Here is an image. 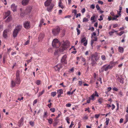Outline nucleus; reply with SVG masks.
Listing matches in <instances>:
<instances>
[{
	"mask_svg": "<svg viewBox=\"0 0 128 128\" xmlns=\"http://www.w3.org/2000/svg\"><path fill=\"white\" fill-rule=\"evenodd\" d=\"M114 67L112 64H106L102 66L99 70L100 72H102L104 71H107L109 69H112Z\"/></svg>",
	"mask_w": 128,
	"mask_h": 128,
	"instance_id": "obj_1",
	"label": "nucleus"
},
{
	"mask_svg": "<svg viewBox=\"0 0 128 128\" xmlns=\"http://www.w3.org/2000/svg\"><path fill=\"white\" fill-rule=\"evenodd\" d=\"M32 9V7L31 6H28L25 11L23 10L22 8H20V16L21 17H23L26 14H30Z\"/></svg>",
	"mask_w": 128,
	"mask_h": 128,
	"instance_id": "obj_2",
	"label": "nucleus"
},
{
	"mask_svg": "<svg viewBox=\"0 0 128 128\" xmlns=\"http://www.w3.org/2000/svg\"><path fill=\"white\" fill-rule=\"evenodd\" d=\"M98 97L99 96L98 94V93L97 92L95 91L94 92V93L90 97H89L88 98H87V102L88 103H90V100H95L94 97Z\"/></svg>",
	"mask_w": 128,
	"mask_h": 128,
	"instance_id": "obj_3",
	"label": "nucleus"
},
{
	"mask_svg": "<svg viewBox=\"0 0 128 128\" xmlns=\"http://www.w3.org/2000/svg\"><path fill=\"white\" fill-rule=\"evenodd\" d=\"M20 78H16L14 80H12L11 82V84L12 87H14L16 84H19L21 82Z\"/></svg>",
	"mask_w": 128,
	"mask_h": 128,
	"instance_id": "obj_4",
	"label": "nucleus"
},
{
	"mask_svg": "<svg viewBox=\"0 0 128 128\" xmlns=\"http://www.w3.org/2000/svg\"><path fill=\"white\" fill-rule=\"evenodd\" d=\"M60 31V28L57 26L52 30V33L54 36H57L59 34Z\"/></svg>",
	"mask_w": 128,
	"mask_h": 128,
	"instance_id": "obj_5",
	"label": "nucleus"
},
{
	"mask_svg": "<svg viewBox=\"0 0 128 128\" xmlns=\"http://www.w3.org/2000/svg\"><path fill=\"white\" fill-rule=\"evenodd\" d=\"M98 60L97 58V56L96 55H92V56L91 62V64L93 66H94L96 64V62L95 61H97Z\"/></svg>",
	"mask_w": 128,
	"mask_h": 128,
	"instance_id": "obj_6",
	"label": "nucleus"
},
{
	"mask_svg": "<svg viewBox=\"0 0 128 128\" xmlns=\"http://www.w3.org/2000/svg\"><path fill=\"white\" fill-rule=\"evenodd\" d=\"M68 47V46L67 44L65 42L62 44V46L59 48V50L58 51L60 53L62 54V52H64V50H66Z\"/></svg>",
	"mask_w": 128,
	"mask_h": 128,
	"instance_id": "obj_7",
	"label": "nucleus"
},
{
	"mask_svg": "<svg viewBox=\"0 0 128 128\" xmlns=\"http://www.w3.org/2000/svg\"><path fill=\"white\" fill-rule=\"evenodd\" d=\"M52 46L54 47L58 48L60 45V42L58 39H54L52 42Z\"/></svg>",
	"mask_w": 128,
	"mask_h": 128,
	"instance_id": "obj_8",
	"label": "nucleus"
},
{
	"mask_svg": "<svg viewBox=\"0 0 128 128\" xmlns=\"http://www.w3.org/2000/svg\"><path fill=\"white\" fill-rule=\"evenodd\" d=\"M67 56L66 54L64 55L62 57L61 60V62L62 64H67Z\"/></svg>",
	"mask_w": 128,
	"mask_h": 128,
	"instance_id": "obj_9",
	"label": "nucleus"
},
{
	"mask_svg": "<svg viewBox=\"0 0 128 128\" xmlns=\"http://www.w3.org/2000/svg\"><path fill=\"white\" fill-rule=\"evenodd\" d=\"M24 118L23 117H22L20 120L18 121V126L19 127L22 126L24 124Z\"/></svg>",
	"mask_w": 128,
	"mask_h": 128,
	"instance_id": "obj_10",
	"label": "nucleus"
},
{
	"mask_svg": "<svg viewBox=\"0 0 128 128\" xmlns=\"http://www.w3.org/2000/svg\"><path fill=\"white\" fill-rule=\"evenodd\" d=\"M62 67V64H59L55 66L54 67V68L56 71H59L60 69Z\"/></svg>",
	"mask_w": 128,
	"mask_h": 128,
	"instance_id": "obj_11",
	"label": "nucleus"
},
{
	"mask_svg": "<svg viewBox=\"0 0 128 128\" xmlns=\"http://www.w3.org/2000/svg\"><path fill=\"white\" fill-rule=\"evenodd\" d=\"M24 27L26 29H29L30 27V22L28 21L24 23Z\"/></svg>",
	"mask_w": 128,
	"mask_h": 128,
	"instance_id": "obj_12",
	"label": "nucleus"
},
{
	"mask_svg": "<svg viewBox=\"0 0 128 128\" xmlns=\"http://www.w3.org/2000/svg\"><path fill=\"white\" fill-rule=\"evenodd\" d=\"M57 93L58 94V97L59 98L61 96V95L63 94V90L62 89L57 90Z\"/></svg>",
	"mask_w": 128,
	"mask_h": 128,
	"instance_id": "obj_13",
	"label": "nucleus"
},
{
	"mask_svg": "<svg viewBox=\"0 0 128 128\" xmlns=\"http://www.w3.org/2000/svg\"><path fill=\"white\" fill-rule=\"evenodd\" d=\"M81 43H84V46H86L88 43V41L86 40V38L84 37L82 39Z\"/></svg>",
	"mask_w": 128,
	"mask_h": 128,
	"instance_id": "obj_14",
	"label": "nucleus"
},
{
	"mask_svg": "<svg viewBox=\"0 0 128 128\" xmlns=\"http://www.w3.org/2000/svg\"><path fill=\"white\" fill-rule=\"evenodd\" d=\"M17 6H16L15 4H12L11 5V8L14 12L16 11Z\"/></svg>",
	"mask_w": 128,
	"mask_h": 128,
	"instance_id": "obj_15",
	"label": "nucleus"
},
{
	"mask_svg": "<svg viewBox=\"0 0 128 128\" xmlns=\"http://www.w3.org/2000/svg\"><path fill=\"white\" fill-rule=\"evenodd\" d=\"M45 35L44 34H41L39 35L38 38V39L39 41H41L44 38Z\"/></svg>",
	"mask_w": 128,
	"mask_h": 128,
	"instance_id": "obj_16",
	"label": "nucleus"
},
{
	"mask_svg": "<svg viewBox=\"0 0 128 128\" xmlns=\"http://www.w3.org/2000/svg\"><path fill=\"white\" fill-rule=\"evenodd\" d=\"M30 0H23L22 1V4L24 6H25L28 4Z\"/></svg>",
	"mask_w": 128,
	"mask_h": 128,
	"instance_id": "obj_17",
	"label": "nucleus"
},
{
	"mask_svg": "<svg viewBox=\"0 0 128 128\" xmlns=\"http://www.w3.org/2000/svg\"><path fill=\"white\" fill-rule=\"evenodd\" d=\"M52 0H47L44 3V5L46 6H49Z\"/></svg>",
	"mask_w": 128,
	"mask_h": 128,
	"instance_id": "obj_18",
	"label": "nucleus"
},
{
	"mask_svg": "<svg viewBox=\"0 0 128 128\" xmlns=\"http://www.w3.org/2000/svg\"><path fill=\"white\" fill-rule=\"evenodd\" d=\"M19 32L18 31L15 29L13 33V37L14 38H15L16 36L18 33Z\"/></svg>",
	"mask_w": 128,
	"mask_h": 128,
	"instance_id": "obj_19",
	"label": "nucleus"
},
{
	"mask_svg": "<svg viewBox=\"0 0 128 128\" xmlns=\"http://www.w3.org/2000/svg\"><path fill=\"white\" fill-rule=\"evenodd\" d=\"M22 28V25H19L16 26L15 29L19 32L21 30Z\"/></svg>",
	"mask_w": 128,
	"mask_h": 128,
	"instance_id": "obj_20",
	"label": "nucleus"
},
{
	"mask_svg": "<svg viewBox=\"0 0 128 128\" xmlns=\"http://www.w3.org/2000/svg\"><path fill=\"white\" fill-rule=\"evenodd\" d=\"M58 6L62 9H63L64 8V6L63 5L62 2L60 1V2H59L58 3Z\"/></svg>",
	"mask_w": 128,
	"mask_h": 128,
	"instance_id": "obj_21",
	"label": "nucleus"
},
{
	"mask_svg": "<svg viewBox=\"0 0 128 128\" xmlns=\"http://www.w3.org/2000/svg\"><path fill=\"white\" fill-rule=\"evenodd\" d=\"M104 100L102 98H100L98 100V102L100 104H101L103 102Z\"/></svg>",
	"mask_w": 128,
	"mask_h": 128,
	"instance_id": "obj_22",
	"label": "nucleus"
},
{
	"mask_svg": "<svg viewBox=\"0 0 128 128\" xmlns=\"http://www.w3.org/2000/svg\"><path fill=\"white\" fill-rule=\"evenodd\" d=\"M10 14V12L9 11H8L6 13L5 17H4V18H6L7 16H9Z\"/></svg>",
	"mask_w": 128,
	"mask_h": 128,
	"instance_id": "obj_23",
	"label": "nucleus"
},
{
	"mask_svg": "<svg viewBox=\"0 0 128 128\" xmlns=\"http://www.w3.org/2000/svg\"><path fill=\"white\" fill-rule=\"evenodd\" d=\"M118 50L121 53H122L124 52V48H123L120 46H119L118 48Z\"/></svg>",
	"mask_w": 128,
	"mask_h": 128,
	"instance_id": "obj_24",
	"label": "nucleus"
},
{
	"mask_svg": "<svg viewBox=\"0 0 128 128\" xmlns=\"http://www.w3.org/2000/svg\"><path fill=\"white\" fill-rule=\"evenodd\" d=\"M20 71L19 70H17L16 73V78H20Z\"/></svg>",
	"mask_w": 128,
	"mask_h": 128,
	"instance_id": "obj_25",
	"label": "nucleus"
},
{
	"mask_svg": "<svg viewBox=\"0 0 128 128\" xmlns=\"http://www.w3.org/2000/svg\"><path fill=\"white\" fill-rule=\"evenodd\" d=\"M3 36L5 38L7 36V32L6 30H4V31Z\"/></svg>",
	"mask_w": 128,
	"mask_h": 128,
	"instance_id": "obj_26",
	"label": "nucleus"
},
{
	"mask_svg": "<svg viewBox=\"0 0 128 128\" xmlns=\"http://www.w3.org/2000/svg\"><path fill=\"white\" fill-rule=\"evenodd\" d=\"M12 20V18L11 17L9 16L6 19V22H8Z\"/></svg>",
	"mask_w": 128,
	"mask_h": 128,
	"instance_id": "obj_27",
	"label": "nucleus"
},
{
	"mask_svg": "<svg viewBox=\"0 0 128 128\" xmlns=\"http://www.w3.org/2000/svg\"><path fill=\"white\" fill-rule=\"evenodd\" d=\"M113 30V31L110 32H109V34L110 35H112L114 32H117V31L114 30Z\"/></svg>",
	"mask_w": 128,
	"mask_h": 128,
	"instance_id": "obj_28",
	"label": "nucleus"
},
{
	"mask_svg": "<svg viewBox=\"0 0 128 128\" xmlns=\"http://www.w3.org/2000/svg\"><path fill=\"white\" fill-rule=\"evenodd\" d=\"M53 6H50V7L47 8V10L48 12H50L52 9Z\"/></svg>",
	"mask_w": 128,
	"mask_h": 128,
	"instance_id": "obj_29",
	"label": "nucleus"
},
{
	"mask_svg": "<svg viewBox=\"0 0 128 128\" xmlns=\"http://www.w3.org/2000/svg\"><path fill=\"white\" fill-rule=\"evenodd\" d=\"M92 40H93L94 41H96L98 40V38L96 36H94L93 37H92Z\"/></svg>",
	"mask_w": 128,
	"mask_h": 128,
	"instance_id": "obj_30",
	"label": "nucleus"
},
{
	"mask_svg": "<svg viewBox=\"0 0 128 128\" xmlns=\"http://www.w3.org/2000/svg\"><path fill=\"white\" fill-rule=\"evenodd\" d=\"M56 94V92H52L51 93V96L53 97H54Z\"/></svg>",
	"mask_w": 128,
	"mask_h": 128,
	"instance_id": "obj_31",
	"label": "nucleus"
},
{
	"mask_svg": "<svg viewBox=\"0 0 128 128\" xmlns=\"http://www.w3.org/2000/svg\"><path fill=\"white\" fill-rule=\"evenodd\" d=\"M47 120H48V122L49 124H52L53 121V120L52 118H50L49 119H47Z\"/></svg>",
	"mask_w": 128,
	"mask_h": 128,
	"instance_id": "obj_32",
	"label": "nucleus"
},
{
	"mask_svg": "<svg viewBox=\"0 0 128 128\" xmlns=\"http://www.w3.org/2000/svg\"><path fill=\"white\" fill-rule=\"evenodd\" d=\"M95 17V16H94V15H93L92 16V17H91V20H92V22H95V20H94Z\"/></svg>",
	"mask_w": 128,
	"mask_h": 128,
	"instance_id": "obj_33",
	"label": "nucleus"
},
{
	"mask_svg": "<svg viewBox=\"0 0 128 128\" xmlns=\"http://www.w3.org/2000/svg\"><path fill=\"white\" fill-rule=\"evenodd\" d=\"M29 123L32 126H33L34 125V122L32 121H30L29 122Z\"/></svg>",
	"mask_w": 128,
	"mask_h": 128,
	"instance_id": "obj_34",
	"label": "nucleus"
},
{
	"mask_svg": "<svg viewBox=\"0 0 128 128\" xmlns=\"http://www.w3.org/2000/svg\"><path fill=\"white\" fill-rule=\"evenodd\" d=\"M44 20L43 19H42L40 20V27H41L42 26V24L44 22Z\"/></svg>",
	"mask_w": 128,
	"mask_h": 128,
	"instance_id": "obj_35",
	"label": "nucleus"
},
{
	"mask_svg": "<svg viewBox=\"0 0 128 128\" xmlns=\"http://www.w3.org/2000/svg\"><path fill=\"white\" fill-rule=\"evenodd\" d=\"M44 90H43L41 92H39V95H38V97L40 96L43 94H44Z\"/></svg>",
	"mask_w": 128,
	"mask_h": 128,
	"instance_id": "obj_36",
	"label": "nucleus"
},
{
	"mask_svg": "<svg viewBox=\"0 0 128 128\" xmlns=\"http://www.w3.org/2000/svg\"><path fill=\"white\" fill-rule=\"evenodd\" d=\"M66 121L68 123V124H70V122H69V121L70 120V118L68 117H67L66 118Z\"/></svg>",
	"mask_w": 128,
	"mask_h": 128,
	"instance_id": "obj_37",
	"label": "nucleus"
},
{
	"mask_svg": "<svg viewBox=\"0 0 128 128\" xmlns=\"http://www.w3.org/2000/svg\"><path fill=\"white\" fill-rule=\"evenodd\" d=\"M88 18H84L83 20V22H88Z\"/></svg>",
	"mask_w": 128,
	"mask_h": 128,
	"instance_id": "obj_38",
	"label": "nucleus"
},
{
	"mask_svg": "<svg viewBox=\"0 0 128 128\" xmlns=\"http://www.w3.org/2000/svg\"><path fill=\"white\" fill-rule=\"evenodd\" d=\"M47 114V112H44V115H43V118H46L48 116Z\"/></svg>",
	"mask_w": 128,
	"mask_h": 128,
	"instance_id": "obj_39",
	"label": "nucleus"
},
{
	"mask_svg": "<svg viewBox=\"0 0 128 128\" xmlns=\"http://www.w3.org/2000/svg\"><path fill=\"white\" fill-rule=\"evenodd\" d=\"M102 59L104 60H106V58L105 56L104 55H102L101 56Z\"/></svg>",
	"mask_w": 128,
	"mask_h": 128,
	"instance_id": "obj_40",
	"label": "nucleus"
},
{
	"mask_svg": "<svg viewBox=\"0 0 128 128\" xmlns=\"http://www.w3.org/2000/svg\"><path fill=\"white\" fill-rule=\"evenodd\" d=\"M106 121L105 123L106 125H107L109 123V120L110 119L109 118L108 119L107 118H106Z\"/></svg>",
	"mask_w": 128,
	"mask_h": 128,
	"instance_id": "obj_41",
	"label": "nucleus"
},
{
	"mask_svg": "<svg viewBox=\"0 0 128 128\" xmlns=\"http://www.w3.org/2000/svg\"><path fill=\"white\" fill-rule=\"evenodd\" d=\"M83 83H84V82H83L82 81H79L78 83V86H81L82 85Z\"/></svg>",
	"mask_w": 128,
	"mask_h": 128,
	"instance_id": "obj_42",
	"label": "nucleus"
},
{
	"mask_svg": "<svg viewBox=\"0 0 128 128\" xmlns=\"http://www.w3.org/2000/svg\"><path fill=\"white\" fill-rule=\"evenodd\" d=\"M30 42V40H28L26 42L24 43V45H28L29 44Z\"/></svg>",
	"mask_w": 128,
	"mask_h": 128,
	"instance_id": "obj_43",
	"label": "nucleus"
},
{
	"mask_svg": "<svg viewBox=\"0 0 128 128\" xmlns=\"http://www.w3.org/2000/svg\"><path fill=\"white\" fill-rule=\"evenodd\" d=\"M124 31H122L120 32L119 33H117V34H118L119 36H121L122 34H124Z\"/></svg>",
	"mask_w": 128,
	"mask_h": 128,
	"instance_id": "obj_44",
	"label": "nucleus"
},
{
	"mask_svg": "<svg viewBox=\"0 0 128 128\" xmlns=\"http://www.w3.org/2000/svg\"><path fill=\"white\" fill-rule=\"evenodd\" d=\"M118 79L119 80V81L120 82L122 83H123V79L122 78H120L118 77Z\"/></svg>",
	"mask_w": 128,
	"mask_h": 128,
	"instance_id": "obj_45",
	"label": "nucleus"
},
{
	"mask_svg": "<svg viewBox=\"0 0 128 128\" xmlns=\"http://www.w3.org/2000/svg\"><path fill=\"white\" fill-rule=\"evenodd\" d=\"M74 125V122L73 121H72L71 122V124L69 126V128H72V127Z\"/></svg>",
	"mask_w": 128,
	"mask_h": 128,
	"instance_id": "obj_46",
	"label": "nucleus"
},
{
	"mask_svg": "<svg viewBox=\"0 0 128 128\" xmlns=\"http://www.w3.org/2000/svg\"><path fill=\"white\" fill-rule=\"evenodd\" d=\"M37 102L38 100L37 99H36L33 102V105L34 106V105L37 103Z\"/></svg>",
	"mask_w": 128,
	"mask_h": 128,
	"instance_id": "obj_47",
	"label": "nucleus"
},
{
	"mask_svg": "<svg viewBox=\"0 0 128 128\" xmlns=\"http://www.w3.org/2000/svg\"><path fill=\"white\" fill-rule=\"evenodd\" d=\"M55 108H52L50 109V111L52 112H54L55 111Z\"/></svg>",
	"mask_w": 128,
	"mask_h": 128,
	"instance_id": "obj_48",
	"label": "nucleus"
},
{
	"mask_svg": "<svg viewBox=\"0 0 128 128\" xmlns=\"http://www.w3.org/2000/svg\"><path fill=\"white\" fill-rule=\"evenodd\" d=\"M40 80H38L36 81V83L38 85H39L40 84Z\"/></svg>",
	"mask_w": 128,
	"mask_h": 128,
	"instance_id": "obj_49",
	"label": "nucleus"
},
{
	"mask_svg": "<svg viewBox=\"0 0 128 128\" xmlns=\"http://www.w3.org/2000/svg\"><path fill=\"white\" fill-rule=\"evenodd\" d=\"M76 30L77 32V35H78L80 34V31L79 30L78 28H77Z\"/></svg>",
	"mask_w": 128,
	"mask_h": 128,
	"instance_id": "obj_50",
	"label": "nucleus"
},
{
	"mask_svg": "<svg viewBox=\"0 0 128 128\" xmlns=\"http://www.w3.org/2000/svg\"><path fill=\"white\" fill-rule=\"evenodd\" d=\"M118 62L117 61H116V62H111L110 64H112V65L113 66H114L116 64H118Z\"/></svg>",
	"mask_w": 128,
	"mask_h": 128,
	"instance_id": "obj_51",
	"label": "nucleus"
},
{
	"mask_svg": "<svg viewBox=\"0 0 128 128\" xmlns=\"http://www.w3.org/2000/svg\"><path fill=\"white\" fill-rule=\"evenodd\" d=\"M88 111V112H91L90 110H89V108H85V111Z\"/></svg>",
	"mask_w": 128,
	"mask_h": 128,
	"instance_id": "obj_52",
	"label": "nucleus"
},
{
	"mask_svg": "<svg viewBox=\"0 0 128 128\" xmlns=\"http://www.w3.org/2000/svg\"><path fill=\"white\" fill-rule=\"evenodd\" d=\"M32 60L31 59H30L26 60V62H27V64H28L30 62H31Z\"/></svg>",
	"mask_w": 128,
	"mask_h": 128,
	"instance_id": "obj_53",
	"label": "nucleus"
},
{
	"mask_svg": "<svg viewBox=\"0 0 128 128\" xmlns=\"http://www.w3.org/2000/svg\"><path fill=\"white\" fill-rule=\"evenodd\" d=\"M88 30H91V31H94V28L93 27H92L91 28H90L88 29Z\"/></svg>",
	"mask_w": 128,
	"mask_h": 128,
	"instance_id": "obj_54",
	"label": "nucleus"
},
{
	"mask_svg": "<svg viewBox=\"0 0 128 128\" xmlns=\"http://www.w3.org/2000/svg\"><path fill=\"white\" fill-rule=\"evenodd\" d=\"M71 106V104L70 103L67 104L66 105V106L68 107H70Z\"/></svg>",
	"mask_w": 128,
	"mask_h": 128,
	"instance_id": "obj_55",
	"label": "nucleus"
},
{
	"mask_svg": "<svg viewBox=\"0 0 128 128\" xmlns=\"http://www.w3.org/2000/svg\"><path fill=\"white\" fill-rule=\"evenodd\" d=\"M100 18L98 19V20L100 21H101L103 20V18H102V16H100Z\"/></svg>",
	"mask_w": 128,
	"mask_h": 128,
	"instance_id": "obj_56",
	"label": "nucleus"
},
{
	"mask_svg": "<svg viewBox=\"0 0 128 128\" xmlns=\"http://www.w3.org/2000/svg\"><path fill=\"white\" fill-rule=\"evenodd\" d=\"M96 8L97 10H100V7L98 4H97L96 5Z\"/></svg>",
	"mask_w": 128,
	"mask_h": 128,
	"instance_id": "obj_57",
	"label": "nucleus"
},
{
	"mask_svg": "<svg viewBox=\"0 0 128 128\" xmlns=\"http://www.w3.org/2000/svg\"><path fill=\"white\" fill-rule=\"evenodd\" d=\"M118 26V24H114L113 25V28H115L117 27Z\"/></svg>",
	"mask_w": 128,
	"mask_h": 128,
	"instance_id": "obj_58",
	"label": "nucleus"
},
{
	"mask_svg": "<svg viewBox=\"0 0 128 128\" xmlns=\"http://www.w3.org/2000/svg\"><path fill=\"white\" fill-rule=\"evenodd\" d=\"M112 110H113L115 108V106H114V105L113 104H112Z\"/></svg>",
	"mask_w": 128,
	"mask_h": 128,
	"instance_id": "obj_59",
	"label": "nucleus"
},
{
	"mask_svg": "<svg viewBox=\"0 0 128 128\" xmlns=\"http://www.w3.org/2000/svg\"><path fill=\"white\" fill-rule=\"evenodd\" d=\"M96 33L95 32H94L92 34V37H93L94 36H96Z\"/></svg>",
	"mask_w": 128,
	"mask_h": 128,
	"instance_id": "obj_60",
	"label": "nucleus"
},
{
	"mask_svg": "<svg viewBox=\"0 0 128 128\" xmlns=\"http://www.w3.org/2000/svg\"><path fill=\"white\" fill-rule=\"evenodd\" d=\"M97 80L98 81L100 82L101 84H102V79L100 78H99Z\"/></svg>",
	"mask_w": 128,
	"mask_h": 128,
	"instance_id": "obj_61",
	"label": "nucleus"
},
{
	"mask_svg": "<svg viewBox=\"0 0 128 128\" xmlns=\"http://www.w3.org/2000/svg\"><path fill=\"white\" fill-rule=\"evenodd\" d=\"M85 9L84 8L81 10V12L82 13H84L85 12Z\"/></svg>",
	"mask_w": 128,
	"mask_h": 128,
	"instance_id": "obj_62",
	"label": "nucleus"
},
{
	"mask_svg": "<svg viewBox=\"0 0 128 128\" xmlns=\"http://www.w3.org/2000/svg\"><path fill=\"white\" fill-rule=\"evenodd\" d=\"M113 90H114L115 91H117L118 90V88L116 87H114V88H113Z\"/></svg>",
	"mask_w": 128,
	"mask_h": 128,
	"instance_id": "obj_63",
	"label": "nucleus"
},
{
	"mask_svg": "<svg viewBox=\"0 0 128 128\" xmlns=\"http://www.w3.org/2000/svg\"><path fill=\"white\" fill-rule=\"evenodd\" d=\"M100 116L99 114H96L95 116V118H99Z\"/></svg>",
	"mask_w": 128,
	"mask_h": 128,
	"instance_id": "obj_64",
	"label": "nucleus"
}]
</instances>
